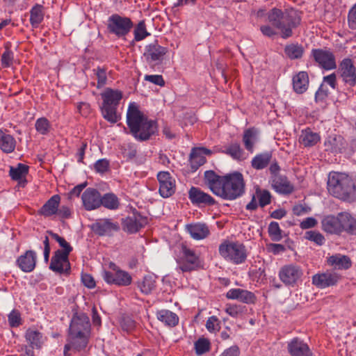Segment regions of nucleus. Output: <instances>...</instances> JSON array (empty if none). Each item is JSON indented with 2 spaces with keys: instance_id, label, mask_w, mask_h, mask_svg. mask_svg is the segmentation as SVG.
Masks as SVG:
<instances>
[{
  "instance_id": "680f3d73",
  "label": "nucleus",
  "mask_w": 356,
  "mask_h": 356,
  "mask_svg": "<svg viewBox=\"0 0 356 356\" xmlns=\"http://www.w3.org/2000/svg\"><path fill=\"white\" fill-rule=\"evenodd\" d=\"M94 168L97 172L103 174L109 169V161L106 159L97 160L94 164Z\"/></svg>"
},
{
  "instance_id": "a878e982",
  "label": "nucleus",
  "mask_w": 356,
  "mask_h": 356,
  "mask_svg": "<svg viewBox=\"0 0 356 356\" xmlns=\"http://www.w3.org/2000/svg\"><path fill=\"white\" fill-rule=\"evenodd\" d=\"M60 197L58 195L51 196L40 209L39 213L44 217L56 215L60 205Z\"/></svg>"
},
{
  "instance_id": "20e7f679",
  "label": "nucleus",
  "mask_w": 356,
  "mask_h": 356,
  "mask_svg": "<svg viewBox=\"0 0 356 356\" xmlns=\"http://www.w3.org/2000/svg\"><path fill=\"white\" fill-rule=\"evenodd\" d=\"M269 23L280 32L281 38H291L293 30L297 28L301 22V17L298 10L293 8L282 10L273 8L267 14Z\"/></svg>"
},
{
  "instance_id": "9b49d317",
  "label": "nucleus",
  "mask_w": 356,
  "mask_h": 356,
  "mask_svg": "<svg viewBox=\"0 0 356 356\" xmlns=\"http://www.w3.org/2000/svg\"><path fill=\"white\" fill-rule=\"evenodd\" d=\"M312 56L318 65L325 70L337 68L336 58L334 54L329 49H313Z\"/></svg>"
},
{
  "instance_id": "bb28decb",
  "label": "nucleus",
  "mask_w": 356,
  "mask_h": 356,
  "mask_svg": "<svg viewBox=\"0 0 356 356\" xmlns=\"http://www.w3.org/2000/svg\"><path fill=\"white\" fill-rule=\"evenodd\" d=\"M309 83V76L306 72H299L293 76V88L297 94L305 92L308 89Z\"/></svg>"
},
{
  "instance_id": "dca6fc26",
  "label": "nucleus",
  "mask_w": 356,
  "mask_h": 356,
  "mask_svg": "<svg viewBox=\"0 0 356 356\" xmlns=\"http://www.w3.org/2000/svg\"><path fill=\"white\" fill-rule=\"evenodd\" d=\"M340 280V276L335 272L326 271L316 273L312 276V284L318 289H325L334 286Z\"/></svg>"
},
{
  "instance_id": "37998d69",
  "label": "nucleus",
  "mask_w": 356,
  "mask_h": 356,
  "mask_svg": "<svg viewBox=\"0 0 356 356\" xmlns=\"http://www.w3.org/2000/svg\"><path fill=\"white\" fill-rule=\"evenodd\" d=\"M343 232L356 235V220L348 213H343L342 215Z\"/></svg>"
},
{
  "instance_id": "5701e85b",
  "label": "nucleus",
  "mask_w": 356,
  "mask_h": 356,
  "mask_svg": "<svg viewBox=\"0 0 356 356\" xmlns=\"http://www.w3.org/2000/svg\"><path fill=\"white\" fill-rule=\"evenodd\" d=\"M272 188L279 194L289 195L294 191L293 184L283 175H275L270 178Z\"/></svg>"
},
{
  "instance_id": "052dcab7",
  "label": "nucleus",
  "mask_w": 356,
  "mask_h": 356,
  "mask_svg": "<svg viewBox=\"0 0 356 356\" xmlns=\"http://www.w3.org/2000/svg\"><path fill=\"white\" fill-rule=\"evenodd\" d=\"M206 327L210 332H216L220 328V322L216 316H210L206 323Z\"/></svg>"
},
{
  "instance_id": "9d476101",
  "label": "nucleus",
  "mask_w": 356,
  "mask_h": 356,
  "mask_svg": "<svg viewBox=\"0 0 356 356\" xmlns=\"http://www.w3.org/2000/svg\"><path fill=\"white\" fill-rule=\"evenodd\" d=\"M113 272L105 270L102 277L104 280L109 284L119 286H127L132 282L131 275L127 271L120 269L115 264H111Z\"/></svg>"
},
{
  "instance_id": "ea45409f",
  "label": "nucleus",
  "mask_w": 356,
  "mask_h": 356,
  "mask_svg": "<svg viewBox=\"0 0 356 356\" xmlns=\"http://www.w3.org/2000/svg\"><path fill=\"white\" fill-rule=\"evenodd\" d=\"M101 206L109 210H117L120 204L119 198L113 193H107L101 196Z\"/></svg>"
},
{
  "instance_id": "338daca9",
  "label": "nucleus",
  "mask_w": 356,
  "mask_h": 356,
  "mask_svg": "<svg viewBox=\"0 0 356 356\" xmlns=\"http://www.w3.org/2000/svg\"><path fill=\"white\" fill-rule=\"evenodd\" d=\"M145 80L159 86H163L165 85V81L163 76L159 74L145 75Z\"/></svg>"
},
{
  "instance_id": "423d86ee",
  "label": "nucleus",
  "mask_w": 356,
  "mask_h": 356,
  "mask_svg": "<svg viewBox=\"0 0 356 356\" xmlns=\"http://www.w3.org/2000/svg\"><path fill=\"white\" fill-rule=\"evenodd\" d=\"M101 97L103 100L100 106L102 117L111 124L118 122L120 115L118 114L117 109L122 98V92L118 90L107 88L101 93Z\"/></svg>"
},
{
  "instance_id": "6e6d98bb",
  "label": "nucleus",
  "mask_w": 356,
  "mask_h": 356,
  "mask_svg": "<svg viewBox=\"0 0 356 356\" xmlns=\"http://www.w3.org/2000/svg\"><path fill=\"white\" fill-rule=\"evenodd\" d=\"M256 193L259 200V204L261 207H264L271 202L270 193L267 190H257Z\"/></svg>"
},
{
  "instance_id": "b1692460",
  "label": "nucleus",
  "mask_w": 356,
  "mask_h": 356,
  "mask_svg": "<svg viewBox=\"0 0 356 356\" xmlns=\"http://www.w3.org/2000/svg\"><path fill=\"white\" fill-rule=\"evenodd\" d=\"M226 297L228 299L238 300L246 304L254 303L257 299L252 292L239 288L229 289L227 292Z\"/></svg>"
},
{
  "instance_id": "393cba45",
  "label": "nucleus",
  "mask_w": 356,
  "mask_h": 356,
  "mask_svg": "<svg viewBox=\"0 0 356 356\" xmlns=\"http://www.w3.org/2000/svg\"><path fill=\"white\" fill-rule=\"evenodd\" d=\"M167 49L157 42L149 44L146 47L145 56L148 61H161L167 53Z\"/></svg>"
},
{
  "instance_id": "ddd939ff",
  "label": "nucleus",
  "mask_w": 356,
  "mask_h": 356,
  "mask_svg": "<svg viewBox=\"0 0 356 356\" xmlns=\"http://www.w3.org/2000/svg\"><path fill=\"white\" fill-rule=\"evenodd\" d=\"M91 229L98 236H111L120 230V225L111 218H101L91 225Z\"/></svg>"
},
{
  "instance_id": "f3484780",
  "label": "nucleus",
  "mask_w": 356,
  "mask_h": 356,
  "mask_svg": "<svg viewBox=\"0 0 356 356\" xmlns=\"http://www.w3.org/2000/svg\"><path fill=\"white\" fill-rule=\"evenodd\" d=\"M287 351L291 356H314L309 345L298 337H294L287 342Z\"/></svg>"
},
{
  "instance_id": "bf43d9fd",
  "label": "nucleus",
  "mask_w": 356,
  "mask_h": 356,
  "mask_svg": "<svg viewBox=\"0 0 356 356\" xmlns=\"http://www.w3.org/2000/svg\"><path fill=\"white\" fill-rule=\"evenodd\" d=\"M122 154L127 159H132L136 156V148L132 143L124 144L121 147Z\"/></svg>"
},
{
  "instance_id": "a211bd4d",
  "label": "nucleus",
  "mask_w": 356,
  "mask_h": 356,
  "mask_svg": "<svg viewBox=\"0 0 356 356\" xmlns=\"http://www.w3.org/2000/svg\"><path fill=\"white\" fill-rule=\"evenodd\" d=\"M83 206L87 211H92L101 207V194L94 188H86L81 195Z\"/></svg>"
},
{
  "instance_id": "3c124183",
  "label": "nucleus",
  "mask_w": 356,
  "mask_h": 356,
  "mask_svg": "<svg viewBox=\"0 0 356 356\" xmlns=\"http://www.w3.org/2000/svg\"><path fill=\"white\" fill-rule=\"evenodd\" d=\"M268 232L270 237L274 241H280L282 238V230L277 222H271L268 225Z\"/></svg>"
},
{
  "instance_id": "4d7b16f0",
  "label": "nucleus",
  "mask_w": 356,
  "mask_h": 356,
  "mask_svg": "<svg viewBox=\"0 0 356 356\" xmlns=\"http://www.w3.org/2000/svg\"><path fill=\"white\" fill-rule=\"evenodd\" d=\"M305 238L314 242L318 245H322L325 243V237L316 231H308L305 233Z\"/></svg>"
},
{
  "instance_id": "f03ea898",
  "label": "nucleus",
  "mask_w": 356,
  "mask_h": 356,
  "mask_svg": "<svg viewBox=\"0 0 356 356\" xmlns=\"http://www.w3.org/2000/svg\"><path fill=\"white\" fill-rule=\"evenodd\" d=\"M90 332L89 317L84 313L75 314L70 324L67 343L64 347V355L70 356L68 352L71 349L75 351L85 349L88 343Z\"/></svg>"
},
{
  "instance_id": "f704fd0d",
  "label": "nucleus",
  "mask_w": 356,
  "mask_h": 356,
  "mask_svg": "<svg viewBox=\"0 0 356 356\" xmlns=\"http://www.w3.org/2000/svg\"><path fill=\"white\" fill-rule=\"evenodd\" d=\"M329 265L333 266L335 269L346 270L351 266V261L348 256L336 254L327 259Z\"/></svg>"
},
{
  "instance_id": "412c9836",
  "label": "nucleus",
  "mask_w": 356,
  "mask_h": 356,
  "mask_svg": "<svg viewBox=\"0 0 356 356\" xmlns=\"http://www.w3.org/2000/svg\"><path fill=\"white\" fill-rule=\"evenodd\" d=\"M188 198L193 204L198 207L213 205L215 204V200L209 194L195 186L190 188Z\"/></svg>"
},
{
  "instance_id": "09e8293b",
  "label": "nucleus",
  "mask_w": 356,
  "mask_h": 356,
  "mask_svg": "<svg viewBox=\"0 0 356 356\" xmlns=\"http://www.w3.org/2000/svg\"><path fill=\"white\" fill-rule=\"evenodd\" d=\"M49 234H51L52 238L58 243L59 245L63 248V250H58L61 252V254L69 256L70 253L73 250L70 244L68 242H67L64 238L60 236L58 234L53 233L51 232H49Z\"/></svg>"
},
{
  "instance_id": "7ed1b4c3",
  "label": "nucleus",
  "mask_w": 356,
  "mask_h": 356,
  "mask_svg": "<svg viewBox=\"0 0 356 356\" xmlns=\"http://www.w3.org/2000/svg\"><path fill=\"white\" fill-rule=\"evenodd\" d=\"M127 124L131 134L138 141H146L157 131V123L149 120L136 103L129 104L127 111Z\"/></svg>"
},
{
  "instance_id": "2eb2a0df",
  "label": "nucleus",
  "mask_w": 356,
  "mask_h": 356,
  "mask_svg": "<svg viewBox=\"0 0 356 356\" xmlns=\"http://www.w3.org/2000/svg\"><path fill=\"white\" fill-rule=\"evenodd\" d=\"M159 182V193L162 197L167 198L172 195L176 190L175 179L168 172H159L157 175Z\"/></svg>"
},
{
  "instance_id": "13d9d810",
  "label": "nucleus",
  "mask_w": 356,
  "mask_h": 356,
  "mask_svg": "<svg viewBox=\"0 0 356 356\" xmlns=\"http://www.w3.org/2000/svg\"><path fill=\"white\" fill-rule=\"evenodd\" d=\"M9 325L11 327H19L22 323L21 314L19 311L13 309L8 316Z\"/></svg>"
},
{
  "instance_id": "c9c22d12",
  "label": "nucleus",
  "mask_w": 356,
  "mask_h": 356,
  "mask_svg": "<svg viewBox=\"0 0 356 356\" xmlns=\"http://www.w3.org/2000/svg\"><path fill=\"white\" fill-rule=\"evenodd\" d=\"M28 345L35 349H40L43 343L42 334L35 329L29 328L24 334Z\"/></svg>"
},
{
  "instance_id": "7c9ffc66",
  "label": "nucleus",
  "mask_w": 356,
  "mask_h": 356,
  "mask_svg": "<svg viewBox=\"0 0 356 356\" xmlns=\"http://www.w3.org/2000/svg\"><path fill=\"white\" fill-rule=\"evenodd\" d=\"M146 223V219L142 216H133L127 218L124 222V229L130 234L136 233Z\"/></svg>"
},
{
  "instance_id": "4c0bfd02",
  "label": "nucleus",
  "mask_w": 356,
  "mask_h": 356,
  "mask_svg": "<svg viewBox=\"0 0 356 356\" xmlns=\"http://www.w3.org/2000/svg\"><path fill=\"white\" fill-rule=\"evenodd\" d=\"M44 8L36 4L30 10V23L33 28H38L44 19Z\"/></svg>"
},
{
  "instance_id": "c85d7f7f",
  "label": "nucleus",
  "mask_w": 356,
  "mask_h": 356,
  "mask_svg": "<svg viewBox=\"0 0 356 356\" xmlns=\"http://www.w3.org/2000/svg\"><path fill=\"white\" fill-rule=\"evenodd\" d=\"M29 172V167L22 163H18L16 167H10L9 175L12 179L18 181V185L24 187L26 184L25 179Z\"/></svg>"
},
{
  "instance_id": "39448f33",
  "label": "nucleus",
  "mask_w": 356,
  "mask_h": 356,
  "mask_svg": "<svg viewBox=\"0 0 356 356\" xmlns=\"http://www.w3.org/2000/svg\"><path fill=\"white\" fill-rule=\"evenodd\" d=\"M328 192L334 197L347 202L356 201V178L345 173L330 172L327 180Z\"/></svg>"
},
{
  "instance_id": "2f4dec72",
  "label": "nucleus",
  "mask_w": 356,
  "mask_h": 356,
  "mask_svg": "<svg viewBox=\"0 0 356 356\" xmlns=\"http://www.w3.org/2000/svg\"><path fill=\"white\" fill-rule=\"evenodd\" d=\"M324 146L326 151L339 153L344 149V140L341 136H330L325 140Z\"/></svg>"
},
{
  "instance_id": "c756f323",
  "label": "nucleus",
  "mask_w": 356,
  "mask_h": 356,
  "mask_svg": "<svg viewBox=\"0 0 356 356\" xmlns=\"http://www.w3.org/2000/svg\"><path fill=\"white\" fill-rule=\"evenodd\" d=\"M258 130L254 127H251L245 129L243 134V143L245 148L250 152L253 153L254 145L258 140Z\"/></svg>"
},
{
  "instance_id": "aec40b11",
  "label": "nucleus",
  "mask_w": 356,
  "mask_h": 356,
  "mask_svg": "<svg viewBox=\"0 0 356 356\" xmlns=\"http://www.w3.org/2000/svg\"><path fill=\"white\" fill-rule=\"evenodd\" d=\"M69 256L62 254L59 250L54 252L51 258L49 268L58 273L68 274L70 271Z\"/></svg>"
},
{
  "instance_id": "5fc2aeb1",
  "label": "nucleus",
  "mask_w": 356,
  "mask_h": 356,
  "mask_svg": "<svg viewBox=\"0 0 356 356\" xmlns=\"http://www.w3.org/2000/svg\"><path fill=\"white\" fill-rule=\"evenodd\" d=\"M93 72L97 80V87L98 88H102L106 84V70L104 67H97L96 69L93 70Z\"/></svg>"
},
{
  "instance_id": "e433bc0d",
  "label": "nucleus",
  "mask_w": 356,
  "mask_h": 356,
  "mask_svg": "<svg viewBox=\"0 0 356 356\" xmlns=\"http://www.w3.org/2000/svg\"><path fill=\"white\" fill-rule=\"evenodd\" d=\"M187 231L191 236L195 240H201L206 238L209 230L205 224L197 223L187 226Z\"/></svg>"
},
{
  "instance_id": "4468645a",
  "label": "nucleus",
  "mask_w": 356,
  "mask_h": 356,
  "mask_svg": "<svg viewBox=\"0 0 356 356\" xmlns=\"http://www.w3.org/2000/svg\"><path fill=\"white\" fill-rule=\"evenodd\" d=\"M182 253L183 257L179 266L182 272H190L200 266V257L195 254V251L184 246Z\"/></svg>"
},
{
  "instance_id": "4be33fe9",
  "label": "nucleus",
  "mask_w": 356,
  "mask_h": 356,
  "mask_svg": "<svg viewBox=\"0 0 356 356\" xmlns=\"http://www.w3.org/2000/svg\"><path fill=\"white\" fill-rule=\"evenodd\" d=\"M36 261V252L33 250H26L17 259L16 264L22 271L31 273L35 269Z\"/></svg>"
},
{
  "instance_id": "864d4df0",
  "label": "nucleus",
  "mask_w": 356,
  "mask_h": 356,
  "mask_svg": "<svg viewBox=\"0 0 356 356\" xmlns=\"http://www.w3.org/2000/svg\"><path fill=\"white\" fill-rule=\"evenodd\" d=\"M330 92L326 86L321 84L315 93V102L317 104L324 103L328 97Z\"/></svg>"
},
{
  "instance_id": "72a5a7b5",
  "label": "nucleus",
  "mask_w": 356,
  "mask_h": 356,
  "mask_svg": "<svg viewBox=\"0 0 356 356\" xmlns=\"http://www.w3.org/2000/svg\"><path fill=\"white\" fill-rule=\"evenodd\" d=\"M16 140L13 136L7 134L6 130L0 129V149L6 154L14 152Z\"/></svg>"
},
{
  "instance_id": "f257e3e1",
  "label": "nucleus",
  "mask_w": 356,
  "mask_h": 356,
  "mask_svg": "<svg viewBox=\"0 0 356 356\" xmlns=\"http://www.w3.org/2000/svg\"><path fill=\"white\" fill-rule=\"evenodd\" d=\"M204 181L212 193L223 200H234L245 193V181L239 172L220 176L207 170L204 172Z\"/></svg>"
},
{
  "instance_id": "6ab92c4d",
  "label": "nucleus",
  "mask_w": 356,
  "mask_h": 356,
  "mask_svg": "<svg viewBox=\"0 0 356 356\" xmlns=\"http://www.w3.org/2000/svg\"><path fill=\"white\" fill-rule=\"evenodd\" d=\"M343 213H340L337 216H325L321 222L323 231L332 234H340L343 232Z\"/></svg>"
},
{
  "instance_id": "473e14b6",
  "label": "nucleus",
  "mask_w": 356,
  "mask_h": 356,
  "mask_svg": "<svg viewBox=\"0 0 356 356\" xmlns=\"http://www.w3.org/2000/svg\"><path fill=\"white\" fill-rule=\"evenodd\" d=\"M156 316L159 321L168 327H175L179 323L178 316L168 309L158 310Z\"/></svg>"
},
{
  "instance_id": "49530a36",
  "label": "nucleus",
  "mask_w": 356,
  "mask_h": 356,
  "mask_svg": "<svg viewBox=\"0 0 356 356\" xmlns=\"http://www.w3.org/2000/svg\"><path fill=\"white\" fill-rule=\"evenodd\" d=\"M51 123L49 120L44 117L40 118L36 120L35 128L36 131L42 135H47L51 129Z\"/></svg>"
},
{
  "instance_id": "0eeeda50",
  "label": "nucleus",
  "mask_w": 356,
  "mask_h": 356,
  "mask_svg": "<svg viewBox=\"0 0 356 356\" xmlns=\"http://www.w3.org/2000/svg\"><path fill=\"white\" fill-rule=\"evenodd\" d=\"M220 254L227 261L238 265L244 263L248 257L245 246L238 242H225L219 246Z\"/></svg>"
},
{
  "instance_id": "0e129e2a",
  "label": "nucleus",
  "mask_w": 356,
  "mask_h": 356,
  "mask_svg": "<svg viewBox=\"0 0 356 356\" xmlns=\"http://www.w3.org/2000/svg\"><path fill=\"white\" fill-rule=\"evenodd\" d=\"M321 84H323L327 87V86H330L332 89L335 90L337 86V76L335 73H332L329 75L323 76Z\"/></svg>"
},
{
  "instance_id": "a19ab883",
  "label": "nucleus",
  "mask_w": 356,
  "mask_h": 356,
  "mask_svg": "<svg viewBox=\"0 0 356 356\" xmlns=\"http://www.w3.org/2000/svg\"><path fill=\"white\" fill-rule=\"evenodd\" d=\"M223 152L234 160L241 161L244 159V151L237 142L232 143L228 145Z\"/></svg>"
},
{
  "instance_id": "69168bd1",
  "label": "nucleus",
  "mask_w": 356,
  "mask_h": 356,
  "mask_svg": "<svg viewBox=\"0 0 356 356\" xmlns=\"http://www.w3.org/2000/svg\"><path fill=\"white\" fill-rule=\"evenodd\" d=\"M348 23L350 29H356V3L350 9L348 12Z\"/></svg>"
},
{
  "instance_id": "58836bf2",
  "label": "nucleus",
  "mask_w": 356,
  "mask_h": 356,
  "mask_svg": "<svg viewBox=\"0 0 356 356\" xmlns=\"http://www.w3.org/2000/svg\"><path fill=\"white\" fill-rule=\"evenodd\" d=\"M271 158V153L268 152L258 154L251 161L252 167L256 170H262L269 164Z\"/></svg>"
},
{
  "instance_id": "603ef678",
  "label": "nucleus",
  "mask_w": 356,
  "mask_h": 356,
  "mask_svg": "<svg viewBox=\"0 0 356 356\" xmlns=\"http://www.w3.org/2000/svg\"><path fill=\"white\" fill-rule=\"evenodd\" d=\"M134 40L140 41L145 39L149 33L147 31L144 20L140 21L134 29Z\"/></svg>"
},
{
  "instance_id": "774afa93",
  "label": "nucleus",
  "mask_w": 356,
  "mask_h": 356,
  "mask_svg": "<svg viewBox=\"0 0 356 356\" xmlns=\"http://www.w3.org/2000/svg\"><path fill=\"white\" fill-rule=\"evenodd\" d=\"M240 349L237 346H232L225 349L219 356H239Z\"/></svg>"
},
{
  "instance_id": "6e6552de",
  "label": "nucleus",
  "mask_w": 356,
  "mask_h": 356,
  "mask_svg": "<svg viewBox=\"0 0 356 356\" xmlns=\"http://www.w3.org/2000/svg\"><path fill=\"white\" fill-rule=\"evenodd\" d=\"M134 27L131 19L119 14H112L108 17L106 29L109 34L118 38H124Z\"/></svg>"
},
{
  "instance_id": "1a4fd4ad",
  "label": "nucleus",
  "mask_w": 356,
  "mask_h": 356,
  "mask_svg": "<svg viewBox=\"0 0 356 356\" xmlns=\"http://www.w3.org/2000/svg\"><path fill=\"white\" fill-rule=\"evenodd\" d=\"M303 275L302 268L296 264L283 266L279 270L278 277L286 286L293 287Z\"/></svg>"
},
{
  "instance_id": "f8f14e48",
  "label": "nucleus",
  "mask_w": 356,
  "mask_h": 356,
  "mask_svg": "<svg viewBox=\"0 0 356 356\" xmlns=\"http://www.w3.org/2000/svg\"><path fill=\"white\" fill-rule=\"evenodd\" d=\"M338 73L345 85L350 87L356 86V67L352 59L343 58L339 64Z\"/></svg>"
},
{
  "instance_id": "de8ad7c7",
  "label": "nucleus",
  "mask_w": 356,
  "mask_h": 356,
  "mask_svg": "<svg viewBox=\"0 0 356 356\" xmlns=\"http://www.w3.org/2000/svg\"><path fill=\"white\" fill-rule=\"evenodd\" d=\"M5 51L1 58V65L3 67H9L13 65L14 60V54L10 49V43L7 42L5 46Z\"/></svg>"
},
{
  "instance_id": "8fccbe9b",
  "label": "nucleus",
  "mask_w": 356,
  "mask_h": 356,
  "mask_svg": "<svg viewBox=\"0 0 356 356\" xmlns=\"http://www.w3.org/2000/svg\"><path fill=\"white\" fill-rule=\"evenodd\" d=\"M211 343L206 338H200L195 343V353L197 355H202L210 350Z\"/></svg>"
},
{
  "instance_id": "e2e57ef3",
  "label": "nucleus",
  "mask_w": 356,
  "mask_h": 356,
  "mask_svg": "<svg viewBox=\"0 0 356 356\" xmlns=\"http://www.w3.org/2000/svg\"><path fill=\"white\" fill-rule=\"evenodd\" d=\"M225 312L230 316L237 318L243 313V307L238 305H227Z\"/></svg>"
},
{
  "instance_id": "79ce46f5",
  "label": "nucleus",
  "mask_w": 356,
  "mask_h": 356,
  "mask_svg": "<svg viewBox=\"0 0 356 356\" xmlns=\"http://www.w3.org/2000/svg\"><path fill=\"white\" fill-rule=\"evenodd\" d=\"M284 52L290 59H298L302 58L304 48L301 44L293 43L285 47Z\"/></svg>"
},
{
  "instance_id": "cd10ccee",
  "label": "nucleus",
  "mask_w": 356,
  "mask_h": 356,
  "mask_svg": "<svg viewBox=\"0 0 356 356\" xmlns=\"http://www.w3.org/2000/svg\"><path fill=\"white\" fill-rule=\"evenodd\" d=\"M321 140L320 135L314 132L310 128L301 131L299 136V143L305 147H311L316 145Z\"/></svg>"
},
{
  "instance_id": "c03bdc74",
  "label": "nucleus",
  "mask_w": 356,
  "mask_h": 356,
  "mask_svg": "<svg viewBox=\"0 0 356 356\" xmlns=\"http://www.w3.org/2000/svg\"><path fill=\"white\" fill-rule=\"evenodd\" d=\"M206 158L202 156L201 154L193 147L190 154V165L193 171L197 170L201 165L206 163Z\"/></svg>"
},
{
  "instance_id": "a18cd8bd",
  "label": "nucleus",
  "mask_w": 356,
  "mask_h": 356,
  "mask_svg": "<svg viewBox=\"0 0 356 356\" xmlns=\"http://www.w3.org/2000/svg\"><path fill=\"white\" fill-rule=\"evenodd\" d=\"M138 286L143 293L149 294L156 287V280L152 275H145Z\"/></svg>"
}]
</instances>
